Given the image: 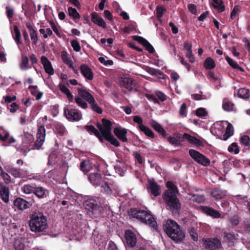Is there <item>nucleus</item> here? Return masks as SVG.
Masks as SVG:
<instances>
[{
  "mask_svg": "<svg viewBox=\"0 0 250 250\" xmlns=\"http://www.w3.org/2000/svg\"><path fill=\"white\" fill-rule=\"evenodd\" d=\"M183 141L187 140L190 143L194 145L197 146H203V143L199 139L194 136H192L187 133H184L183 135Z\"/></svg>",
  "mask_w": 250,
  "mask_h": 250,
  "instance_id": "21",
  "label": "nucleus"
},
{
  "mask_svg": "<svg viewBox=\"0 0 250 250\" xmlns=\"http://www.w3.org/2000/svg\"><path fill=\"white\" fill-rule=\"evenodd\" d=\"M188 232L191 238L195 241H197L198 239V236L196 230L190 227L188 229Z\"/></svg>",
  "mask_w": 250,
  "mask_h": 250,
  "instance_id": "53",
  "label": "nucleus"
},
{
  "mask_svg": "<svg viewBox=\"0 0 250 250\" xmlns=\"http://www.w3.org/2000/svg\"><path fill=\"white\" fill-rule=\"evenodd\" d=\"M0 194L2 200L5 203L9 201V189L7 187H3L0 189Z\"/></svg>",
  "mask_w": 250,
  "mask_h": 250,
  "instance_id": "34",
  "label": "nucleus"
},
{
  "mask_svg": "<svg viewBox=\"0 0 250 250\" xmlns=\"http://www.w3.org/2000/svg\"><path fill=\"white\" fill-rule=\"evenodd\" d=\"M189 199L193 202L201 203L205 201V198L204 196L202 195L193 194L190 195Z\"/></svg>",
  "mask_w": 250,
  "mask_h": 250,
  "instance_id": "38",
  "label": "nucleus"
},
{
  "mask_svg": "<svg viewBox=\"0 0 250 250\" xmlns=\"http://www.w3.org/2000/svg\"><path fill=\"white\" fill-rule=\"evenodd\" d=\"M166 9L163 6H158L157 8V14L158 18L162 17L164 13L166 12Z\"/></svg>",
  "mask_w": 250,
  "mask_h": 250,
  "instance_id": "59",
  "label": "nucleus"
},
{
  "mask_svg": "<svg viewBox=\"0 0 250 250\" xmlns=\"http://www.w3.org/2000/svg\"><path fill=\"white\" fill-rule=\"evenodd\" d=\"M83 207L94 214H98L101 210V208L98 206L96 201L93 199L84 200Z\"/></svg>",
  "mask_w": 250,
  "mask_h": 250,
  "instance_id": "10",
  "label": "nucleus"
},
{
  "mask_svg": "<svg viewBox=\"0 0 250 250\" xmlns=\"http://www.w3.org/2000/svg\"><path fill=\"white\" fill-rule=\"evenodd\" d=\"M61 57L64 63L66 64L70 68H73V62L70 59L69 54L65 51L62 52Z\"/></svg>",
  "mask_w": 250,
  "mask_h": 250,
  "instance_id": "32",
  "label": "nucleus"
},
{
  "mask_svg": "<svg viewBox=\"0 0 250 250\" xmlns=\"http://www.w3.org/2000/svg\"><path fill=\"white\" fill-rule=\"evenodd\" d=\"M30 33V36L31 37V40L32 41V43L34 44H36L37 42L38 38V34L36 30H34L33 31H31Z\"/></svg>",
  "mask_w": 250,
  "mask_h": 250,
  "instance_id": "55",
  "label": "nucleus"
},
{
  "mask_svg": "<svg viewBox=\"0 0 250 250\" xmlns=\"http://www.w3.org/2000/svg\"><path fill=\"white\" fill-rule=\"evenodd\" d=\"M81 73L86 81H91L94 77L92 69L87 65L83 64L80 67Z\"/></svg>",
  "mask_w": 250,
  "mask_h": 250,
  "instance_id": "13",
  "label": "nucleus"
},
{
  "mask_svg": "<svg viewBox=\"0 0 250 250\" xmlns=\"http://www.w3.org/2000/svg\"><path fill=\"white\" fill-rule=\"evenodd\" d=\"M239 12H240V7L238 5L235 6L234 7L232 11L231 12V14H230L231 19L232 20L234 19Z\"/></svg>",
  "mask_w": 250,
  "mask_h": 250,
  "instance_id": "57",
  "label": "nucleus"
},
{
  "mask_svg": "<svg viewBox=\"0 0 250 250\" xmlns=\"http://www.w3.org/2000/svg\"><path fill=\"white\" fill-rule=\"evenodd\" d=\"M41 62L45 72L50 75H53L54 73V70L48 59L45 56H42L41 57Z\"/></svg>",
  "mask_w": 250,
  "mask_h": 250,
  "instance_id": "19",
  "label": "nucleus"
},
{
  "mask_svg": "<svg viewBox=\"0 0 250 250\" xmlns=\"http://www.w3.org/2000/svg\"><path fill=\"white\" fill-rule=\"evenodd\" d=\"M204 66L209 69L214 68L215 64L214 60L210 57L207 58L204 62Z\"/></svg>",
  "mask_w": 250,
  "mask_h": 250,
  "instance_id": "48",
  "label": "nucleus"
},
{
  "mask_svg": "<svg viewBox=\"0 0 250 250\" xmlns=\"http://www.w3.org/2000/svg\"><path fill=\"white\" fill-rule=\"evenodd\" d=\"M119 81L121 86L129 90L133 89L134 88L133 81L130 78L121 77Z\"/></svg>",
  "mask_w": 250,
  "mask_h": 250,
  "instance_id": "18",
  "label": "nucleus"
},
{
  "mask_svg": "<svg viewBox=\"0 0 250 250\" xmlns=\"http://www.w3.org/2000/svg\"><path fill=\"white\" fill-rule=\"evenodd\" d=\"M223 108L227 111L233 110L234 105L230 102H224L223 104Z\"/></svg>",
  "mask_w": 250,
  "mask_h": 250,
  "instance_id": "51",
  "label": "nucleus"
},
{
  "mask_svg": "<svg viewBox=\"0 0 250 250\" xmlns=\"http://www.w3.org/2000/svg\"><path fill=\"white\" fill-rule=\"evenodd\" d=\"M29 60L26 56H22L21 60L20 62V68L21 70L25 71L29 69Z\"/></svg>",
  "mask_w": 250,
  "mask_h": 250,
  "instance_id": "36",
  "label": "nucleus"
},
{
  "mask_svg": "<svg viewBox=\"0 0 250 250\" xmlns=\"http://www.w3.org/2000/svg\"><path fill=\"white\" fill-rule=\"evenodd\" d=\"M64 114L70 121H76L78 120V111L76 109L65 108Z\"/></svg>",
  "mask_w": 250,
  "mask_h": 250,
  "instance_id": "14",
  "label": "nucleus"
},
{
  "mask_svg": "<svg viewBox=\"0 0 250 250\" xmlns=\"http://www.w3.org/2000/svg\"><path fill=\"white\" fill-rule=\"evenodd\" d=\"M148 189V191L151 192L154 196H157L161 194L160 187L153 180L149 181Z\"/></svg>",
  "mask_w": 250,
  "mask_h": 250,
  "instance_id": "17",
  "label": "nucleus"
},
{
  "mask_svg": "<svg viewBox=\"0 0 250 250\" xmlns=\"http://www.w3.org/2000/svg\"><path fill=\"white\" fill-rule=\"evenodd\" d=\"M38 198L43 199L49 196V192L45 188L42 187L35 188L34 193Z\"/></svg>",
  "mask_w": 250,
  "mask_h": 250,
  "instance_id": "24",
  "label": "nucleus"
},
{
  "mask_svg": "<svg viewBox=\"0 0 250 250\" xmlns=\"http://www.w3.org/2000/svg\"><path fill=\"white\" fill-rule=\"evenodd\" d=\"M9 136L8 131L6 130L2 126L0 127V140L2 141H6Z\"/></svg>",
  "mask_w": 250,
  "mask_h": 250,
  "instance_id": "49",
  "label": "nucleus"
},
{
  "mask_svg": "<svg viewBox=\"0 0 250 250\" xmlns=\"http://www.w3.org/2000/svg\"><path fill=\"white\" fill-rule=\"evenodd\" d=\"M167 140L170 144L176 146L179 145L180 142L183 141V136L178 135L176 137H169L167 138Z\"/></svg>",
  "mask_w": 250,
  "mask_h": 250,
  "instance_id": "35",
  "label": "nucleus"
},
{
  "mask_svg": "<svg viewBox=\"0 0 250 250\" xmlns=\"http://www.w3.org/2000/svg\"><path fill=\"white\" fill-rule=\"evenodd\" d=\"M91 20L93 23L103 28H105L106 27V23L104 19L95 12L92 13Z\"/></svg>",
  "mask_w": 250,
  "mask_h": 250,
  "instance_id": "23",
  "label": "nucleus"
},
{
  "mask_svg": "<svg viewBox=\"0 0 250 250\" xmlns=\"http://www.w3.org/2000/svg\"><path fill=\"white\" fill-rule=\"evenodd\" d=\"M183 141L187 140L190 143L194 145L197 146H203V143L199 139L194 136H192L187 133H184L183 135Z\"/></svg>",
  "mask_w": 250,
  "mask_h": 250,
  "instance_id": "22",
  "label": "nucleus"
},
{
  "mask_svg": "<svg viewBox=\"0 0 250 250\" xmlns=\"http://www.w3.org/2000/svg\"><path fill=\"white\" fill-rule=\"evenodd\" d=\"M133 39L136 41L138 42L144 46H145L146 49L150 53H153L154 51V49L153 46L148 42L147 41H146L143 37L138 36H133Z\"/></svg>",
  "mask_w": 250,
  "mask_h": 250,
  "instance_id": "20",
  "label": "nucleus"
},
{
  "mask_svg": "<svg viewBox=\"0 0 250 250\" xmlns=\"http://www.w3.org/2000/svg\"><path fill=\"white\" fill-rule=\"evenodd\" d=\"M45 137V129L43 125L38 126L37 133V140L33 146L34 138L32 135L27 134L23 139L21 150L26 156L30 150L34 148L39 149L43 144Z\"/></svg>",
  "mask_w": 250,
  "mask_h": 250,
  "instance_id": "2",
  "label": "nucleus"
},
{
  "mask_svg": "<svg viewBox=\"0 0 250 250\" xmlns=\"http://www.w3.org/2000/svg\"><path fill=\"white\" fill-rule=\"evenodd\" d=\"M125 237L128 246L133 247L135 246L137 239L135 234L132 231L130 230H126L125 232Z\"/></svg>",
  "mask_w": 250,
  "mask_h": 250,
  "instance_id": "15",
  "label": "nucleus"
},
{
  "mask_svg": "<svg viewBox=\"0 0 250 250\" xmlns=\"http://www.w3.org/2000/svg\"><path fill=\"white\" fill-rule=\"evenodd\" d=\"M55 132L59 135L62 136L65 133L66 129L62 124L57 123L55 124Z\"/></svg>",
  "mask_w": 250,
  "mask_h": 250,
  "instance_id": "37",
  "label": "nucleus"
},
{
  "mask_svg": "<svg viewBox=\"0 0 250 250\" xmlns=\"http://www.w3.org/2000/svg\"><path fill=\"white\" fill-rule=\"evenodd\" d=\"M114 133L115 135L118 138V139L122 142H125L127 141V131L125 129H121L118 127H116L114 129Z\"/></svg>",
  "mask_w": 250,
  "mask_h": 250,
  "instance_id": "25",
  "label": "nucleus"
},
{
  "mask_svg": "<svg viewBox=\"0 0 250 250\" xmlns=\"http://www.w3.org/2000/svg\"><path fill=\"white\" fill-rule=\"evenodd\" d=\"M29 227L30 230L35 232L43 231L47 227L46 217L42 213L34 212L30 216Z\"/></svg>",
  "mask_w": 250,
  "mask_h": 250,
  "instance_id": "5",
  "label": "nucleus"
},
{
  "mask_svg": "<svg viewBox=\"0 0 250 250\" xmlns=\"http://www.w3.org/2000/svg\"><path fill=\"white\" fill-rule=\"evenodd\" d=\"M100 187L102 188L101 192H104L107 194H111V187L107 182H103Z\"/></svg>",
  "mask_w": 250,
  "mask_h": 250,
  "instance_id": "46",
  "label": "nucleus"
},
{
  "mask_svg": "<svg viewBox=\"0 0 250 250\" xmlns=\"http://www.w3.org/2000/svg\"><path fill=\"white\" fill-rule=\"evenodd\" d=\"M91 109L98 114H101L103 112L102 109L96 103L94 98L93 100H91L89 103Z\"/></svg>",
  "mask_w": 250,
  "mask_h": 250,
  "instance_id": "43",
  "label": "nucleus"
},
{
  "mask_svg": "<svg viewBox=\"0 0 250 250\" xmlns=\"http://www.w3.org/2000/svg\"><path fill=\"white\" fill-rule=\"evenodd\" d=\"M141 131L148 137L153 138L154 137V133L146 125H142V127L139 129Z\"/></svg>",
  "mask_w": 250,
  "mask_h": 250,
  "instance_id": "47",
  "label": "nucleus"
},
{
  "mask_svg": "<svg viewBox=\"0 0 250 250\" xmlns=\"http://www.w3.org/2000/svg\"><path fill=\"white\" fill-rule=\"evenodd\" d=\"M146 71L150 74L152 75H154L156 76L161 77V75H163V73L159 70L154 69L152 67H147L146 69Z\"/></svg>",
  "mask_w": 250,
  "mask_h": 250,
  "instance_id": "50",
  "label": "nucleus"
},
{
  "mask_svg": "<svg viewBox=\"0 0 250 250\" xmlns=\"http://www.w3.org/2000/svg\"><path fill=\"white\" fill-rule=\"evenodd\" d=\"M244 227L247 231H250V219L244 221Z\"/></svg>",
  "mask_w": 250,
  "mask_h": 250,
  "instance_id": "64",
  "label": "nucleus"
},
{
  "mask_svg": "<svg viewBox=\"0 0 250 250\" xmlns=\"http://www.w3.org/2000/svg\"><path fill=\"white\" fill-rule=\"evenodd\" d=\"M226 60L228 63L233 68H235L238 70H239L240 71L243 72L244 71L243 68H242L241 67L239 66V65L238 64V63L235 62L234 61H233L232 59L229 58V57H226Z\"/></svg>",
  "mask_w": 250,
  "mask_h": 250,
  "instance_id": "41",
  "label": "nucleus"
},
{
  "mask_svg": "<svg viewBox=\"0 0 250 250\" xmlns=\"http://www.w3.org/2000/svg\"><path fill=\"white\" fill-rule=\"evenodd\" d=\"M94 97L90 94L85 88L79 87V106L82 108L85 109L87 107V104L93 100Z\"/></svg>",
  "mask_w": 250,
  "mask_h": 250,
  "instance_id": "7",
  "label": "nucleus"
},
{
  "mask_svg": "<svg viewBox=\"0 0 250 250\" xmlns=\"http://www.w3.org/2000/svg\"><path fill=\"white\" fill-rule=\"evenodd\" d=\"M7 171L15 178L21 177L22 176V172L20 168L14 167H8Z\"/></svg>",
  "mask_w": 250,
  "mask_h": 250,
  "instance_id": "33",
  "label": "nucleus"
},
{
  "mask_svg": "<svg viewBox=\"0 0 250 250\" xmlns=\"http://www.w3.org/2000/svg\"><path fill=\"white\" fill-rule=\"evenodd\" d=\"M81 170L84 173H86L92 168V165L89 160H86L81 163Z\"/></svg>",
  "mask_w": 250,
  "mask_h": 250,
  "instance_id": "28",
  "label": "nucleus"
},
{
  "mask_svg": "<svg viewBox=\"0 0 250 250\" xmlns=\"http://www.w3.org/2000/svg\"><path fill=\"white\" fill-rule=\"evenodd\" d=\"M228 151L231 153L234 152L235 154H238L239 152V149L237 144L236 143H233L229 146Z\"/></svg>",
  "mask_w": 250,
  "mask_h": 250,
  "instance_id": "54",
  "label": "nucleus"
},
{
  "mask_svg": "<svg viewBox=\"0 0 250 250\" xmlns=\"http://www.w3.org/2000/svg\"><path fill=\"white\" fill-rule=\"evenodd\" d=\"M34 202V200L31 198H28L26 199L18 197L14 200V205L19 210H23L30 208Z\"/></svg>",
  "mask_w": 250,
  "mask_h": 250,
  "instance_id": "8",
  "label": "nucleus"
},
{
  "mask_svg": "<svg viewBox=\"0 0 250 250\" xmlns=\"http://www.w3.org/2000/svg\"><path fill=\"white\" fill-rule=\"evenodd\" d=\"M224 236L229 241H232L236 239L235 234L233 233H225Z\"/></svg>",
  "mask_w": 250,
  "mask_h": 250,
  "instance_id": "61",
  "label": "nucleus"
},
{
  "mask_svg": "<svg viewBox=\"0 0 250 250\" xmlns=\"http://www.w3.org/2000/svg\"><path fill=\"white\" fill-rule=\"evenodd\" d=\"M241 140L242 143L246 146L250 145V137L247 135H244L241 137Z\"/></svg>",
  "mask_w": 250,
  "mask_h": 250,
  "instance_id": "58",
  "label": "nucleus"
},
{
  "mask_svg": "<svg viewBox=\"0 0 250 250\" xmlns=\"http://www.w3.org/2000/svg\"><path fill=\"white\" fill-rule=\"evenodd\" d=\"M68 13L70 17L73 18L75 22H77V20L78 19V12L76 9L74 8L69 7L68 8Z\"/></svg>",
  "mask_w": 250,
  "mask_h": 250,
  "instance_id": "45",
  "label": "nucleus"
},
{
  "mask_svg": "<svg viewBox=\"0 0 250 250\" xmlns=\"http://www.w3.org/2000/svg\"><path fill=\"white\" fill-rule=\"evenodd\" d=\"M112 123L105 119H102V124H97V127L100 130L99 132L92 125L85 126V129L91 134L95 135L101 142L104 141L103 137L109 141L112 145L115 146H119L120 143L111 133Z\"/></svg>",
  "mask_w": 250,
  "mask_h": 250,
  "instance_id": "1",
  "label": "nucleus"
},
{
  "mask_svg": "<svg viewBox=\"0 0 250 250\" xmlns=\"http://www.w3.org/2000/svg\"><path fill=\"white\" fill-rule=\"evenodd\" d=\"M129 214L132 217L136 218L141 222L149 225L154 229H156L157 226L156 222L152 215L147 211L144 210L131 209Z\"/></svg>",
  "mask_w": 250,
  "mask_h": 250,
  "instance_id": "6",
  "label": "nucleus"
},
{
  "mask_svg": "<svg viewBox=\"0 0 250 250\" xmlns=\"http://www.w3.org/2000/svg\"><path fill=\"white\" fill-rule=\"evenodd\" d=\"M204 246L207 250H218L221 247V241L213 238L204 240Z\"/></svg>",
  "mask_w": 250,
  "mask_h": 250,
  "instance_id": "11",
  "label": "nucleus"
},
{
  "mask_svg": "<svg viewBox=\"0 0 250 250\" xmlns=\"http://www.w3.org/2000/svg\"><path fill=\"white\" fill-rule=\"evenodd\" d=\"M35 188L30 185H26L23 186L22 191L25 194L34 193Z\"/></svg>",
  "mask_w": 250,
  "mask_h": 250,
  "instance_id": "52",
  "label": "nucleus"
},
{
  "mask_svg": "<svg viewBox=\"0 0 250 250\" xmlns=\"http://www.w3.org/2000/svg\"><path fill=\"white\" fill-rule=\"evenodd\" d=\"M213 6L219 12H223L225 10V6L223 4L222 0H212Z\"/></svg>",
  "mask_w": 250,
  "mask_h": 250,
  "instance_id": "42",
  "label": "nucleus"
},
{
  "mask_svg": "<svg viewBox=\"0 0 250 250\" xmlns=\"http://www.w3.org/2000/svg\"><path fill=\"white\" fill-rule=\"evenodd\" d=\"M7 16L9 19H11L14 15V10L12 8L7 6L6 7Z\"/></svg>",
  "mask_w": 250,
  "mask_h": 250,
  "instance_id": "62",
  "label": "nucleus"
},
{
  "mask_svg": "<svg viewBox=\"0 0 250 250\" xmlns=\"http://www.w3.org/2000/svg\"><path fill=\"white\" fill-rule=\"evenodd\" d=\"M211 195L216 199H220L226 196V191L219 188H216L212 191Z\"/></svg>",
  "mask_w": 250,
  "mask_h": 250,
  "instance_id": "31",
  "label": "nucleus"
},
{
  "mask_svg": "<svg viewBox=\"0 0 250 250\" xmlns=\"http://www.w3.org/2000/svg\"><path fill=\"white\" fill-rule=\"evenodd\" d=\"M88 180L95 187L100 186L103 182L101 175L98 172L91 173L88 176Z\"/></svg>",
  "mask_w": 250,
  "mask_h": 250,
  "instance_id": "12",
  "label": "nucleus"
},
{
  "mask_svg": "<svg viewBox=\"0 0 250 250\" xmlns=\"http://www.w3.org/2000/svg\"><path fill=\"white\" fill-rule=\"evenodd\" d=\"M150 125L158 133L161 134L163 136H166V132L164 129V128L162 127V126L157 123L154 120H152L150 122Z\"/></svg>",
  "mask_w": 250,
  "mask_h": 250,
  "instance_id": "29",
  "label": "nucleus"
},
{
  "mask_svg": "<svg viewBox=\"0 0 250 250\" xmlns=\"http://www.w3.org/2000/svg\"><path fill=\"white\" fill-rule=\"evenodd\" d=\"M201 209L204 213L213 218H219L221 217L220 213L217 210L214 209L212 208L202 206Z\"/></svg>",
  "mask_w": 250,
  "mask_h": 250,
  "instance_id": "16",
  "label": "nucleus"
},
{
  "mask_svg": "<svg viewBox=\"0 0 250 250\" xmlns=\"http://www.w3.org/2000/svg\"><path fill=\"white\" fill-rule=\"evenodd\" d=\"M168 189L164 193V198L170 209H178L180 208L181 204L177 199L176 194L178 190L177 187L171 182L167 183Z\"/></svg>",
  "mask_w": 250,
  "mask_h": 250,
  "instance_id": "3",
  "label": "nucleus"
},
{
  "mask_svg": "<svg viewBox=\"0 0 250 250\" xmlns=\"http://www.w3.org/2000/svg\"><path fill=\"white\" fill-rule=\"evenodd\" d=\"M3 99H4L5 103H10L12 101H14L16 99V96H3Z\"/></svg>",
  "mask_w": 250,
  "mask_h": 250,
  "instance_id": "63",
  "label": "nucleus"
},
{
  "mask_svg": "<svg viewBox=\"0 0 250 250\" xmlns=\"http://www.w3.org/2000/svg\"><path fill=\"white\" fill-rule=\"evenodd\" d=\"M189 154L194 161L202 166H208L210 165V160L197 150L191 149L189 150Z\"/></svg>",
  "mask_w": 250,
  "mask_h": 250,
  "instance_id": "9",
  "label": "nucleus"
},
{
  "mask_svg": "<svg viewBox=\"0 0 250 250\" xmlns=\"http://www.w3.org/2000/svg\"><path fill=\"white\" fill-rule=\"evenodd\" d=\"M237 94L240 98L243 99H247L250 97L249 91L248 89L245 88H241L238 89Z\"/></svg>",
  "mask_w": 250,
  "mask_h": 250,
  "instance_id": "40",
  "label": "nucleus"
},
{
  "mask_svg": "<svg viewBox=\"0 0 250 250\" xmlns=\"http://www.w3.org/2000/svg\"><path fill=\"white\" fill-rule=\"evenodd\" d=\"M133 122L138 125V127L140 129L142 127V125H144L143 123V119L139 116H135L133 119Z\"/></svg>",
  "mask_w": 250,
  "mask_h": 250,
  "instance_id": "56",
  "label": "nucleus"
},
{
  "mask_svg": "<svg viewBox=\"0 0 250 250\" xmlns=\"http://www.w3.org/2000/svg\"><path fill=\"white\" fill-rule=\"evenodd\" d=\"M59 86L60 90L66 94L70 101H72L73 99V96L70 93L69 90L64 84H60Z\"/></svg>",
  "mask_w": 250,
  "mask_h": 250,
  "instance_id": "39",
  "label": "nucleus"
},
{
  "mask_svg": "<svg viewBox=\"0 0 250 250\" xmlns=\"http://www.w3.org/2000/svg\"><path fill=\"white\" fill-rule=\"evenodd\" d=\"M14 34H12L13 38L15 40L16 44L18 45V47L20 48V44L21 43V34L17 25H14L13 27Z\"/></svg>",
  "mask_w": 250,
  "mask_h": 250,
  "instance_id": "27",
  "label": "nucleus"
},
{
  "mask_svg": "<svg viewBox=\"0 0 250 250\" xmlns=\"http://www.w3.org/2000/svg\"><path fill=\"white\" fill-rule=\"evenodd\" d=\"M224 123L227 125L226 130L223 136V139L227 140L233 134V127L232 125L228 122H225Z\"/></svg>",
  "mask_w": 250,
  "mask_h": 250,
  "instance_id": "30",
  "label": "nucleus"
},
{
  "mask_svg": "<svg viewBox=\"0 0 250 250\" xmlns=\"http://www.w3.org/2000/svg\"><path fill=\"white\" fill-rule=\"evenodd\" d=\"M59 164V159L57 156L56 152L51 153L48 157V165Z\"/></svg>",
  "mask_w": 250,
  "mask_h": 250,
  "instance_id": "44",
  "label": "nucleus"
},
{
  "mask_svg": "<svg viewBox=\"0 0 250 250\" xmlns=\"http://www.w3.org/2000/svg\"><path fill=\"white\" fill-rule=\"evenodd\" d=\"M196 114L199 117L205 116L207 114V112L205 108H199L197 109Z\"/></svg>",
  "mask_w": 250,
  "mask_h": 250,
  "instance_id": "60",
  "label": "nucleus"
},
{
  "mask_svg": "<svg viewBox=\"0 0 250 250\" xmlns=\"http://www.w3.org/2000/svg\"><path fill=\"white\" fill-rule=\"evenodd\" d=\"M26 241V238L24 237H20L16 239L14 244L15 250H24L25 242Z\"/></svg>",
  "mask_w": 250,
  "mask_h": 250,
  "instance_id": "26",
  "label": "nucleus"
},
{
  "mask_svg": "<svg viewBox=\"0 0 250 250\" xmlns=\"http://www.w3.org/2000/svg\"><path fill=\"white\" fill-rule=\"evenodd\" d=\"M163 228L167 235L175 241H180L184 238L179 225L171 219H168L163 224Z\"/></svg>",
  "mask_w": 250,
  "mask_h": 250,
  "instance_id": "4",
  "label": "nucleus"
}]
</instances>
